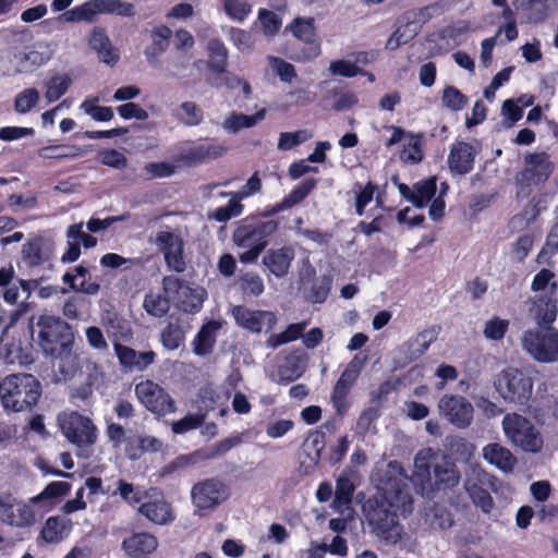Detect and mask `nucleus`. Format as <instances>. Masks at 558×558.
I'll use <instances>...</instances> for the list:
<instances>
[{
  "label": "nucleus",
  "mask_w": 558,
  "mask_h": 558,
  "mask_svg": "<svg viewBox=\"0 0 558 558\" xmlns=\"http://www.w3.org/2000/svg\"><path fill=\"white\" fill-rule=\"evenodd\" d=\"M81 148L77 146L50 145L39 148L38 156L41 159H72L81 156Z\"/></svg>",
  "instance_id": "47"
},
{
  "label": "nucleus",
  "mask_w": 558,
  "mask_h": 558,
  "mask_svg": "<svg viewBox=\"0 0 558 558\" xmlns=\"http://www.w3.org/2000/svg\"><path fill=\"white\" fill-rule=\"evenodd\" d=\"M495 390L504 402L523 407L531 399L532 381L531 376L515 367H507L495 377Z\"/></svg>",
  "instance_id": "5"
},
{
  "label": "nucleus",
  "mask_w": 558,
  "mask_h": 558,
  "mask_svg": "<svg viewBox=\"0 0 558 558\" xmlns=\"http://www.w3.org/2000/svg\"><path fill=\"white\" fill-rule=\"evenodd\" d=\"M54 46L49 41H37L32 46L14 53L17 59L15 73H26L43 68L53 57Z\"/></svg>",
  "instance_id": "18"
},
{
  "label": "nucleus",
  "mask_w": 558,
  "mask_h": 558,
  "mask_svg": "<svg viewBox=\"0 0 558 558\" xmlns=\"http://www.w3.org/2000/svg\"><path fill=\"white\" fill-rule=\"evenodd\" d=\"M135 397L147 411L157 415H167L175 412V402L159 384L145 379L135 384Z\"/></svg>",
  "instance_id": "10"
},
{
  "label": "nucleus",
  "mask_w": 558,
  "mask_h": 558,
  "mask_svg": "<svg viewBox=\"0 0 558 558\" xmlns=\"http://www.w3.org/2000/svg\"><path fill=\"white\" fill-rule=\"evenodd\" d=\"M174 117L185 125L195 126L203 121V110L193 101H183L175 109Z\"/></svg>",
  "instance_id": "48"
},
{
  "label": "nucleus",
  "mask_w": 558,
  "mask_h": 558,
  "mask_svg": "<svg viewBox=\"0 0 558 558\" xmlns=\"http://www.w3.org/2000/svg\"><path fill=\"white\" fill-rule=\"evenodd\" d=\"M206 50L210 70L216 73L225 72L228 61V50L223 43L218 38H211L206 44Z\"/></svg>",
  "instance_id": "39"
},
{
  "label": "nucleus",
  "mask_w": 558,
  "mask_h": 558,
  "mask_svg": "<svg viewBox=\"0 0 558 558\" xmlns=\"http://www.w3.org/2000/svg\"><path fill=\"white\" fill-rule=\"evenodd\" d=\"M165 293L168 295L175 293V302L189 313L198 312L207 296L203 287L190 286L177 278L165 279Z\"/></svg>",
  "instance_id": "13"
},
{
  "label": "nucleus",
  "mask_w": 558,
  "mask_h": 558,
  "mask_svg": "<svg viewBox=\"0 0 558 558\" xmlns=\"http://www.w3.org/2000/svg\"><path fill=\"white\" fill-rule=\"evenodd\" d=\"M73 84L69 73H54L44 81V100L48 104L57 102L62 98Z\"/></svg>",
  "instance_id": "31"
},
{
  "label": "nucleus",
  "mask_w": 558,
  "mask_h": 558,
  "mask_svg": "<svg viewBox=\"0 0 558 558\" xmlns=\"http://www.w3.org/2000/svg\"><path fill=\"white\" fill-rule=\"evenodd\" d=\"M278 225L268 220L265 222H250L238 226L235 232H233V244L244 248L240 255V262L244 264H252L257 260L262 251L266 246V239L271 235Z\"/></svg>",
  "instance_id": "4"
},
{
  "label": "nucleus",
  "mask_w": 558,
  "mask_h": 558,
  "mask_svg": "<svg viewBox=\"0 0 558 558\" xmlns=\"http://www.w3.org/2000/svg\"><path fill=\"white\" fill-rule=\"evenodd\" d=\"M353 494V484L347 477H339L338 483H336V497L335 502H332V507H335L336 511L343 514L344 511H348V505L351 501V495Z\"/></svg>",
  "instance_id": "51"
},
{
  "label": "nucleus",
  "mask_w": 558,
  "mask_h": 558,
  "mask_svg": "<svg viewBox=\"0 0 558 558\" xmlns=\"http://www.w3.org/2000/svg\"><path fill=\"white\" fill-rule=\"evenodd\" d=\"M459 483V472L456 464L448 458L437 459L434 462V473H432V485L453 487Z\"/></svg>",
  "instance_id": "34"
},
{
  "label": "nucleus",
  "mask_w": 558,
  "mask_h": 558,
  "mask_svg": "<svg viewBox=\"0 0 558 558\" xmlns=\"http://www.w3.org/2000/svg\"><path fill=\"white\" fill-rule=\"evenodd\" d=\"M222 5L227 16L236 23H243L252 12L246 0H222Z\"/></svg>",
  "instance_id": "52"
},
{
  "label": "nucleus",
  "mask_w": 558,
  "mask_h": 558,
  "mask_svg": "<svg viewBox=\"0 0 558 558\" xmlns=\"http://www.w3.org/2000/svg\"><path fill=\"white\" fill-rule=\"evenodd\" d=\"M288 29L296 39L311 44L315 40V25L312 17H296L289 24Z\"/></svg>",
  "instance_id": "45"
},
{
  "label": "nucleus",
  "mask_w": 558,
  "mask_h": 558,
  "mask_svg": "<svg viewBox=\"0 0 558 558\" xmlns=\"http://www.w3.org/2000/svg\"><path fill=\"white\" fill-rule=\"evenodd\" d=\"M441 458L446 457L438 454L430 448L418 450L416 457H414V469L413 475H411V482L418 487V492L425 495V497H429L433 493L432 471H429V469H433V463Z\"/></svg>",
  "instance_id": "19"
},
{
  "label": "nucleus",
  "mask_w": 558,
  "mask_h": 558,
  "mask_svg": "<svg viewBox=\"0 0 558 558\" xmlns=\"http://www.w3.org/2000/svg\"><path fill=\"white\" fill-rule=\"evenodd\" d=\"M105 14H117L119 16H133L135 9L132 3L122 0H95Z\"/></svg>",
  "instance_id": "55"
},
{
  "label": "nucleus",
  "mask_w": 558,
  "mask_h": 558,
  "mask_svg": "<svg viewBox=\"0 0 558 558\" xmlns=\"http://www.w3.org/2000/svg\"><path fill=\"white\" fill-rule=\"evenodd\" d=\"M70 489L71 485L68 482H53L46 486V488H44V490L40 494L29 498V501L40 502L44 499L63 497L70 493Z\"/></svg>",
  "instance_id": "64"
},
{
  "label": "nucleus",
  "mask_w": 558,
  "mask_h": 558,
  "mask_svg": "<svg viewBox=\"0 0 558 558\" xmlns=\"http://www.w3.org/2000/svg\"><path fill=\"white\" fill-rule=\"evenodd\" d=\"M240 288L244 294L258 298L262 295L263 290V280L260 276L255 272H245L240 276Z\"/></svg>",
  "instance_id": "61"
},
{
  "label": "nucleus",
  "mask_w": 558,
  "mask_h": 558,
  "mask_svg": "<svg viewBox=\"0 0 558 558\" xmlns=\"http://www.w3.org/2000/svg\"><path fill=\"white\" fill-rule=\"evenodd\" d=\"M312 135L305 130L294 132H283L278 137V149L281 151L290 150L298 145L306 142Z\"/></svg>",
  "instance_id": "62"
},
{
  "label": "nucleus",
  "mask_w": 558,
  "mask_h": 558,
  "mask_svg": "<svg viewBox=\"0 0 558 558\" xmlns=\"http://www.w3.org/2000/svg\"><path fill=\"white\" fill-rule=\"evenodd\" d=\"M89 46L97 51L98 59L104 63H116L119 59L118 52L112 48L108 35L101 27H94L89 37Z\"/></svg>",
  "instance_id": "36"
},
{
  "label": "nucleus",
  "mask_w": 558,
  "mask_h": 558,
  "mask_svg": "<svg viewBox=\"0 0 558 558\" xmlns=\"http://www.w3.org/2000/svg\"><path fill=\"white\" fill-rule=\"evenodd\" d=\"M522 348L539 363H554L558 360V331L551 327L526 330Z\"/></svg>",
  "instance_id": "8"
},
{
  "label": "nucleus",
  "mask_w": 558,
  "mask_h": 558,
  "mask_svg": "<svg viewBox=\"0 0 558 558\" xmlns=\"http://www.w3.org/2000/svg\"><path fill=\"white\" fill-rule=\"evenodd\" d=\"M476 148L465 142H457L449 149L448 166L454 174H466L473 169Z\"/></svg>",
  "instance_id": "22"
},
{
  "label": "nucleus",
  "mask_w": 558,
  "mask_h": 558,
  "mask_svg": "<svg viewBox=\"0 0 558 558\" xmlns=\"http://www.w3.org/2000/svg\"><path fill=\"white\" fill-rule=\"evenodd\" d=\"M438 412L458 428H466L473 420V405L465 398L445 393L438 401Z\"/></svg>",
  "instance_id": "14"
},
{
  "label": "nucleus",
  "mask_w": 558,
  "mask_h": 558,
  "mask_svg": "<svg viewBox=\"0 0 558 558\" xmlns=\"http://www.w3.org/2000/svg\"><path fill=\"white\" fill-rule=\"evenodd\" d=\"M363 365L364 359L356 355L347 364L345 369H343L338 381H336L335 389H332L331 402L332 407L336 409V413L339 415H342L348 409V393L360 375Z\"/></svg>",
  "instance_id": "16"
},
{
  "label": "nucleus",
  "mask_w": 558,
  "mask_h": 558,
  "mask_svg": "<svg viewBox=\"0 0 558 558\" xmlns=\"http://www.w3.org/2000/svg\"><path fill=\"white\" fill-rule=\"evenodd\" d=\"M502 432L507 441L525 452L536 453L544 446L538 428L521 414L508 413L504 415Z\"/></svg>",
  "instance_id": "6"
},
{
  "label": "nucleus",
  "mask_w": 558,
  "mask_h": 558,
  "mask_svg": "<svg viewBox=\"0 0 558 558\" xmlns=\"http://www.w3.org/2000/svg\"><path fill=\"white\" fill-rule=\"evenodd\" d=\"M401 146H403L400 153L401 160L416 165L424 158L422 137H408V144Z\"/></svg>",
  "instance_id": "59"
},
{
  "label": "nucleus",
  "mask_w": 558,
  "mask_h": 558,
  "mask_svg": "<svg viewBox=\"0 0 558 558\" xmlns=\"http://www.w3.org/2000/svg\"><path fill=\"white\" fill-rule=\"evenodd\" d=\"M441 105L452 112H459L466 105V97L454 86L449 85L441 93Z\"/></svg>",
  "instance_id": "54"
},
{
  "label": "nucleus",
  "mask_w": 558,
  "mask_h": 558,
  "mask_svg": "<svg viewBox=\"0 0 558 558\" xmlns=\"http://www.w3.org/2000/svg\"><path fill=\"white\" fill-rule=\"evenodd\" d=\"M329 74L340 77H354L363 73V70L351 60L340 59L329 63Z\"/></svg>",
  "instance_id": "60"
},
{
  "label": "nucleus",
  "mask_w": 558,
  "mask_h": 558,
  "mask_svg": "<svg viewBox=\"0 0 558 558\" xmlns=\"http://www.w3.org/2000/svg\"><path fill=\"white\" fill-rule=\"evenodd\" d=\"M267 63L271 72L280 77L281 82L290 83L295 77V68L282 59L275 56H267Z\"/></svg>",
  "instance_id": "56"
},
{
  "label": "nucleus",
  "mask_w": 558,
  "mask_h": 558,
  "mask_svg": "<svg viewBox=\"0 0 558 558\" xmlns=\"http://www.w3.org/2000/svg\"><path fill=\"white\" fill-rule=\"evenodd\" d=\"M101 325H104L108 336L113 339V343L129 340L130 329L128 325L124 324V322H122L118 316L109 315L101 318Z\"/></svg>",
  "instance_id": "49"
},
{
  "label": "nucleus",
  "mask_w": 558,
  "mask_h": 558,
  "mask_svg": "<svg viewBox=\"0 0 558 558\" xmlns=\"http://www.w3.org/2000/svg\"><path fill=\"white\" fill-rule=\"evenodd\" d=\"M63 437L80 448V456L87 458L88 450L97 441V427L90 418L73 411L63 412L57 416Z\"/></svg>",
  "instance_id": "7"
},
{
  "label": "nucleus",
  "mask_w": 558,
  "mask_h": 558,
  "mask_svg": "<svg viewBox=\"0 0 558 558\" xmlns=\"http://www.w3.org/2000/svg\"><path fill=\"white\" fill-rule=\"evenodd\" d=\"M228 400H230V392L222 387L207 386L199 391V409L219 411L220 417L228 413Z\"/></svg>",
  "instance_id": "27"
},
{
  "label": "nucleus",
  "mask_w": 558,
  "mask_h": 558,
  "mask_svg": "<svg viewBox=\"0 0 558 558\" xmlns=\"http://www.w3.org/2000/svg\"><path fill=\"white\" fill-rule=\"evenodd\" d=\"M377 495L364 502V518L368 521L371 533L386 545H395L404 535L400 518L411 513V496L408 492V476L402 473L397 461H390L385 471L373 475Z\"/></svg>",
  "instance_id": "1"
},
{
  "label": "nucleus",
  "mask_w": 558,
  "mask_h": 558,
  "mask_svg": "<svg viewBox=\"0 0 558 558\" xmlns=\"http://www.w3.org/2000/svg\"><path fill=\"white\" fill-rule=\"evenodd\" d=\"M155 245L165 256L169 269L175 272L184 270L183 241L178 233L159 231L156 233Z\"/></svg>",
  "instance_id": "20"
},
{
  "label": "nucleus",
  "mask_w": 558,
  "mask_h": 558,
  "mask_svg": "<svg viewBox=\"0 0 558 558\" xmlns=\"http://www.w3.org/2000/svg\"><path fill=\"white\" fill-rule=\"evenodd\" d=\"M482 457L485 462L506 474L512 472L517 464V459L513 453L499 442H489L484 446Z\"/></svg>",
  "instance_id": "25"
},
{
  "label": "nucleus",
  "mask_w": 558,
  "mask_h": 558,
  "mask_svg": "<svg viewBox=\"0 0 558 558\" xmlns=\"http://www.w3.org/2000/svg\"><path fill=\"white\" fill-rule=\"evenodd\" d=\"M293 260V251L290 247L271 250L264 257V265L278 278L286 277L290 263Z\"/></svg>",
  "instance_id": "32"
},
{
  "label": "nucleus",
  "mask_w": 558,
  "mask_h": 558,
  "mask_svg": "<svg viewBox=\"0 0 558 558\" xmlns=\"http://www.w3.org/2000/svg\"><path fill=\"white\" fill-rule=\"evenodd\" d=\"M184 333L181 327L175 324H169L168 327L162 329L161 343L169 351H173L182 345Z\"/></svg>",
  "instance_id": "63"
},
{
  "label": "nucleus",
  "mask_w": 558,
  "mask_h": 558,
  "mask_svg": "<svg viewBox=\"0 0 558 558\" xmlns=\"http://www.w3.org/2000/svg\"><path fill=\"white\" fill-rule=\"evenodd\" d=\"M22 260L28 267H37L44 263V255L40 251V241L33 239L22 247Z\"/></svg>",
  "instance_id": "58"
},
{
  "label": "nucleus",
  "mask_w": 558,
  "mask_h": 558,
  "mask_svg": "<svg viewBox=\"0 0 558 558\" xmlns=\"http://www.w3.org/2000/svg\"><path fill=\"white\" fill-rule=\"evenodd\" d=\"M121 547L131 557H142L156 550L157 539L149 533H135L123 539Z\"/></svg>",
  "instance_id": "29"
},
{
  "label": "nucleus",
  "mask_w": 558,
  "mask_h": 558,
  "mask_svg": "<svg viewBox=\"0 0 558 558\" xmlns=\"http://www.w3.org/2000/svg\"><path fill=\"white\" fill-rule=\"evenodd\" d=\"M148 492L149 489L143 490L129 482L118 480L117 489L113 490V495L120 496L128 505L136 507L146 500V493Z\"/></svg>",
  "instance_id": "42"
},
{
  "label": "nucleus",
  "mask_w": 558,
  "mask_h": 558,
  "mask_svg": "<svg viewBox=\"0 0 558 558\" xmlns=\"http://www.w3.org/2000/svg\"><path fill=\"white\" fill-rule=\"evenodd\" d=\"M424 522L432 530H445L452 524L448 510L441 506L428 505L423 513Z\"/></svg>",
  "instance_id": "41"
},
{
  "label": "nucleus",
  "mask_w": 558,
  "mask_h": 558,
  "mask_svg": "<svg viewBox=\"0 0 558 558\" xmlns=\"http://www.w3.org/2000/svg\"><path fill=\"white\" fill-rule=\"evenodd\" d=\"M162 445L153 436H138L129 438L126 445V456L131 460H136L143 452H155L160 450Z\"/></svg>",
  "instance_id": "40"
},
{
  "label": "nucleus",
  "mask_w": 558,
  "mask_h": 558,
  "mask_svg": "<svg viewBox=\"0 0 558 558\" xmlns=\"http://www.w3.org/2000/svg\"><path fill=\"white\" fill-rule=\"evenodd\" d=\"M267 113L268 111H266L265 108L257 109L253 114L233 111L223 118L222 129L226 130L227 133L238 134L242 130H250L257 126L265 120Z\"/></svg>",
  "instance_id": "26"
},
{
  "label": "nucleus",
  "mask_w": 558,
  "mask_h": 558,
  "mask_svg": "<svg viewBox=\"0 0 558 558\" xmlns=\"http://www.w3.org/2000/svg\"><path fill=\"white\" fill-rule=\"evenodd\" d=\"M436 193L435 178H428L425 181L414 184V195L410 202L417 208H423Z\"/></svg>",
  "instance_id": "50"
},
{
  "label": "nucleus",
  "mask_w": 558,
  "mask_h": 558,
  "mask_svg": "<svg viewBox=\"0 0 558 558\" xmlns=\"http://www.w3.org/2000/svg\"><path fill=\"white\" fill-rule=\"evenodd\" d=\"M316 180L313 178L305 179L301 184L294 187L291 193L283 198V201L275 204L268 209V215H276L280 211L288 210L291 207L299 205L308 194L315 189Z\"/></svg>",
  "instance_id": "30"
},
{
  "label": "nucleus",
  "mask_w": 558,
  "mask_h": 558,
  "mask_svg": "<svg viewBox=\"0 0 558 558\" xmlns=\"http://www.w3.org/2000/svg\"><path fill=\"white\" fill-rule=\"evenodd\" d=\"M98 97H86L80 105V109L83 110L84 114L90 117V119L97 122H109L114 117V112L111 107H100L98 104Z\"/></svg>",
  "instance_id": "43"
},
{
  "label": "nucleus",
  "mask_w": 558,
  "mask_h": 558,
  "mask_svg": "<svg viewBox=\"0 0 558 558\" xmlns=\"http://www.w3.org/2000/svg\"><path fill=\"white\" fill-rule=\"evenodd\" d=\"M114 354L121 367L129 372H143L154 362V352H136L131 347L113 342Z\"/></svg>",
  "instance_id": "21"
},
{
  "label": "nucleus",
  "mask_w": 558,
  "mask_h": 558,
  "mask_svg": "<svg viewBox=\"0 0 558 558\" xmlns=\"http://www.w3.org/2000/svg\"><path fill=\"white\" fill-rule=\"evenodd\" d=\"M29 499L22 500L10 494L0 495V522L17 529H28L43 515Z\"/></svg>",
  "instance_id": "9"
},
{
  "label": "nucleus",
  "mask_w": 558,
  "mask_h": 558,
  "mask_svg": "<svg viewBox=\"0 0 558 558\" xmlns=\"http://www.w3.org/2000/svg\"><path fill=\"white\" fill-rule=\"evenodd\" d=\"M257 20H259L262 33L266 37H274L281 28V19L271 10L259 9Z\"/></svg>",
  "instance_id": "57"
},
{
  "label": "nucleus",
  "mask_w": 558,
  "mask_h": 558,
  "mask_svg": "<svg viewBox=\"0 0 558 558\" xmlns=\"http://www.w3.org/2000/svg\"><path fill=\"white\" fill-rule=\"evenodd\" d=\"M551 172V161L544 153L531 154L525 158V169L517 177L520 193L527 195L529 191L546 182Z\"/></svg>",
  "instance_id": "11"
},
{
  "label": "nucleus",
  "mask_w": 558,
  "mask_h": 558,
  "mask_svg": "<svg viewBox=\"0 0 558 558\" xmlns=\"http://www.w3.org/2000/svg\"><path fill=\"white\" fill-rule=\"evenodd\" d=\"M144 308L154 317H162L169 311V296L150 292L145 295Z\"/></svg>",
  "instance_id": "53"
},
{
  "label": "nucleus",
  "mask_w": 558,
  "mask_h": 558,
  "mask_svg": "<svg viewBox=\"0 0 558 558\" xmlns=\"http://www.w3.org/2000/svg\"><path fill=\"white\" fill-rule=\"evenodd\" d=\"M223 153V147L208 142H203L182 147L181 153H179V160L184 162H202L209 159H216L222 156Z\"/></svg>",
  "instance_id": "28"
},
{
  "label": "nucleus",
  "mask_w": 558,
  "mask_h": 558,
  "mask_svg": "<svg viewBox=\"0 0 558 558\" xmlns=\"http://www.w3.org/2000/svg\"><path fill=\"white\" fill-rule=\"evenodd\" d=\"M230 492L227 484L218 480H207L192 488L193 506L198 510H209L228 499Z\"/></svg>",
  "instance_id": "15"
},
{
  "label": "nucleus",
  "mask_w": 558,
  "mask_h": 558,
  "mask_svg": "<svg viewBox=\"0 0 558 558\" xmlns=\"http://www.w3.org/2000/svg\"><path fill=\"white\" fill-rule=\"evenodd\" d=\"M172 31L166 25H158L151 31V45L145 50L148 62H156L157 58L167 50Z\"/></svg>",
  "instance_id": "38"
},
{
  "label": "nucleus",
  "mask_w": 558,
  "mask_h": 558,
  "mask_svg": "<svg viewBox=\"0 0 558 558\" xmlns=\"http://www.w3.org/2000/svg\"><path fill=\"white\" fill-rule=\"evenodd\" d=\"M39 397L40 384L31 374L5 376L0 383V400L7 411H27L36 405Z\"/></svg>",
  "instance_id": "2"
},
{
  "label": "nucleus",
  "mask_w": 558,
  "mask_h": 558,
  "mask_svg": "<svg viewBox=\"0 0 558 558\" xmlns=\"http://www.w3.org/2000/svg\"><path fill=\"white\" fill-rule=\"evenodd\" d=\"M305 323L292 324L279 333H271L265 344L271 349H276L284 343L295 341L302 335L303 330H305Z\"/></svg>",
  "instance_id": "46"
},
{
  "label": "nucleus",
  "mask_w": 558,
  "mask_h": 558,
  "mask_svg": "<svg viewBox=\"0 0 558 558\" xmlns=\"http://www.w3.org/2000/svg\"><path fill=\"white\" fill-rule=\"evenodd\" d=\"M220 328L221 323L216 320L207 322V324L203 325L195 339H193V353L199 356L209 354Z\"/></svg>",
  "instance_id": "33"
},
{
  "label": "nucleus",
  "mask_w": 558,
  "mask_h": 558,
  "mask_svg": "<svg viewBox=\"0 0 558 558\" xmlns=\"http://www.w3.org/2000/svg\"><path fill=\"white\" fill-rule=\"evenodd\" d=\"M29 328L33 333H38V343L44 353L56 357L68 352L70 327L59 317L41 315L36 322H29Z\"/></svg>",
  "instance_id": "3"
},
{
  "label": "nucleus",
  "mask_w": 558,
  "mask_h": 558,
  "mask_svg": "<svg viewBox=\"0 0 558 558\" xmlns=\"http://www.w3.org/2000/svg\"><path fill=\"white\" fill-rule=\"evenodd\" d=\"M530 316L537 325H550L558 314L557 299L551 293L538 294L531 299Z\"/></svg>",
  "instance_id": "24"
},
{
  "label": "nucleus",
  "mask_w": 558,
  "mask_h": 558,
  "mask_svg": "<svg viewBox=\"0 0 558 558\" xmlns=\"http://www.w3.org/2000/svg\"><path fill=\"white\" fill-rule=\"evenodd\" d=\"M231 316L235 319L238 327L254 333L269 332L276 325V315L268 310L235 305L231 307Z\"/></svg>",
  "instance_id": "12"
},
{
  "label": "nucleus",
  "mask_w": 558,
  "mask_h": 558,
  "mask_svg": "<svg viewBox=\"0 0 558 558\" xmlns=\"http://www.w3.org/2000/svg\"><path fill=\"white\" fill-rule=\"evenodd\" d=\"M436 331L435 329H425L416 335L410 341L404 342L403 350L407 351V360L404 363H410L416 359H418L425 351L428 350V347L435 341Z\"/></svg>",
  "instance_id": "37"
},
{
  "label": "nucleus",
  "mask_w": 558,
  "mask_h": 558,
  "mask_svg": "<svg viewBox=\"0 0 558 558\" xmlns=\"http://www.w3.org/2000/svg\"><path fill=\"white\" fill-rule=\"evenodd\" d=\"M137 509L140 514L155 524L166 525L175 520L172 506L156 488H150V492L147 493V500L137 505Z\"/></svg>",
  "instance_id": "17"
},
{
  "label": "nucleus",
  "mask_w": 558,
  "mask_h": 558,
  "mask_svg": "<svg viewBox=\"0 0 558 558\" xmlns=\"http://www.w3.org/2000/svg\"><path fill=\"white\" fill-rule=\"evenodd\" d=\"M40 94L36 87L23 88L15 95L14 110L20 114L29 113L39 104Z\"/></svg>",
  "instance_id": "44"
},
{
  "label": "nucleus",
  "mask_w": 558,
  "mask_h": 558,
  "mask_svg": "<svg viewBox=\"0 0 558 558\" xmlns=\"http://www.w3.org/2000/svg\"><path fill=\"white\" fill-rule=\"evenodd\" d=\"M487 475L480 468L473 469V476H468L465 480V490L471 497L473 505L482 509L483 512L488 513L493 510V498L489 493L483 488V483Z\"/></svg>",
  "instance_id": "23"
},
{
  "label": "nucleus",
  "mask_w": 558,
  "mask_h": 558,
  "mask_svg": "<svg viewBox=\"0 0 558 558\" xmlns=\"http://www.w3.org/2000/svg\"><path fill=\"white\" fill-rule=\"evenodd\" d=\"M70 521L62 517H50L41 527L39 538L46 544H58L66 537L70 532Z\"/></svg>",
  "instance_id": "35"
}]
</instances>
